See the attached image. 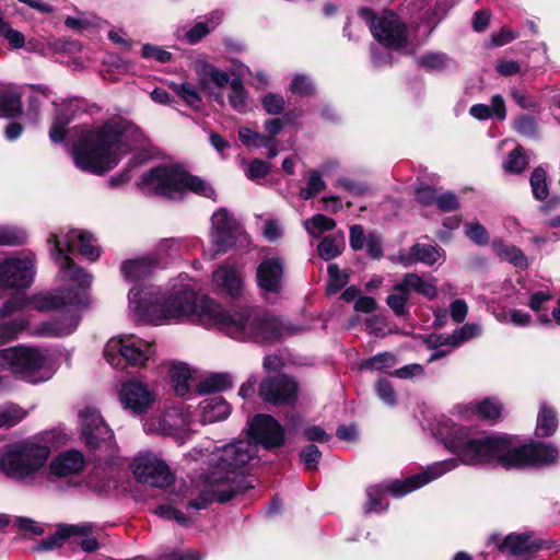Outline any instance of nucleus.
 Masks as SVG:
<instances>
[{
  "label": "nucleus",
  "mask_w": 560,
  "mask_h": 560,
  "mask_svg": "<svg viewBox=\"0 0 560 560\" xmlns=\"http://www.w3.org/2000/svg\"><path fill=\"white\" fill-rule=\"evenodd\" d=\"M156 269L155 259L148 254L120 264L125 281L136 283L128 292V308L137 320L165 325L192 319L240 341L280 339L296 331V328L281 326L278 319L261 317L255 311L228 310L207 295L199 296L196 282L186 273L173 279L166 291L152 284L137 283Z\"/></svg>",
  "instance_id": "obj_1"
},
{
  "label": "nucleus",
  "mask_w": 560,
  "mask_h": 560,
  "mask_svg": "<svg viewBox=\"0 0 560 560\" xmlns=\"http://www.w3.org/2000/svg\"><path fill=\"white\" fill-rule=\"evenodd\" d=\"M250 440H240L215 448L209 455L210 469L188 491L187 509H206L210 503L226 502L253 488L245 472L258 454V444L265 448L284 443L282 425L269 415H256L248 424Z\"/></svg>",
  "instance_id": "obj_2"
},
{
  "label": "nucleus",
  "mask_w": 560,
  "mask_h": 560,
  "mask_svg": "<svg viewBox=\"0 0 560 560\" xmlns=\"http://www.w3.org/2000/svg\"><path fill=\"white\" fill-rule=\"evenodd\" d=\"M433 436L465 465L495 464L504 468L549 465L559 457L557 447L544 443H522L508 434L471 436L468 428L441 416L431 423Z\"/></svg>",
  "instance_id": "obj_3"
},
{
  "label": "nucleus",
  "mask_w": 560,
  "mask_h": 560,
  "mask_svg": "<svg viewBox=\"0 0 560 560\" xmlns=\"http://www.w3.org/2000/svg\"><path fill=\"white\" fill-rule=\"evenodd\" d=\"M144 141V135L135 124L110 120L97 128L81 130L71 155L81 171L103 175L116 167L129 150L142 147Z\"/></svg>",
  "instance_id": "obj_4"
},
{
  "label": "nucleus",
  "mask_w": 560,
  "mask_h": 560,
  "mask_svg": "<svg viewBox=\"0 0 560 560\" xmlns=\"http://www.w3.org/2000/svg\"><path fill=\"white\" fill-rule=\"evenodd\" d=\"M74 294L75 287L71 284H65L62 290L36 294L32 299H26L24 294L18 293L3 304L0 308V316H9L15 310L24 308L28 304H31L34 310L40 312L63 308V311L51 320L42 323L37 332L45 337L69 336L79 326L81 320V311L89 305L88 293L85 303H77Z\"/></svg>",
  "instance_id": "obj_5"
},
{
  "label": "nucleus",
  "mask_w": 560,
  "mask_h": 560,
  "mask_svg": "<svg viewBox=\"0 0 560 560\" xmlns=\"http://www.w3.org/2000/svg\"><path fill=\"white\" fill-rule=\"evenodd\" d=\"M50 246V255L59 267V278L65 284L75 287L77 303L86 302V290L92 283L91 275L77 266L70 258L78 245L79 253L88 260L95 261L101 255L100 247L94 236L79 230H60L51 233L47 240Z\"/></svg>",
  "instance_id": "obj_6"
},
{
  "label": "nucleus",
  "mask_w": 560,
  "mask_h": 560,
  "mask_svg": "<svg viewBox=\"0 0 560 560\" xmlns=\"http://www.w3.org/2000/svg\"><path fill=\"white\" fill-rule=\"evenodd\" d=\"M0 369L21 380L39 384L50 380L58 369V355L49 349L16 346L0 350Z\"/></svg>",
  "instance_id": "obj_7"
},
{
  "label": "nucleus",
  "mask_w": 560,
  "mask_h": 560,
  "mask_svg": "<svg viewBox=\"0 0 560 560\" xmlns=\"http://www.w3.org/2000/svg\"><path fill=\"white\" fill-rule=\"evenodd\" d=\"M139 186L143 191L170 199H179L186 191L207 198H214L215 195L209 183L188 174L177 165H162L150 170L141 177Z\"/></svg>",
  "instance_id": "obj_8"
},
{
  "label": "nucleus",
  "mask_w": 560,
  "mask_h": 560,
  "mask_svg": "<svg viewBox=\"0 0 560 560\" xmlns=\"http://www.w3.org/2000/svg\"><path fill=\"white\" fill-rule=\"evenodd\" d=\"M458 463L455 458L445 459L433 463L425 467L422 471L405 479L392 480L386 483L385 487L370 486L366 489L368 501L364 505V512L369 514L372 512L385 511L388 506L387 502L383 503L385 491L389 492L396 498L404 497L455 469Z\"/></svg>",
  "instance_id": "obj_9"
},
{
  "label": "nucleus",
  "mask_w": 560,
  "mask_h": 560,
  "mask_svg": "<svg viewBox=\"0 0 560 560\" xmlns=\"http://www.w3.org/2000/svg\"><path fill=\"white\" fill-rule=\"evenodd\" d=\"M50 448L34 440L8 445L0 454V468L5 475L24 479L35 475L47 462Z\"/></svg>",
  "instance_id": "obj_10"
},
{
  "label": "nucleus",
  "mask_w": 560,
  "mask_h": 560,
  "mask_svg": "<svg viewBox=\"0 0 560 560\" xmlns=\"http://www.w3.org/2000/svg\"><path fill=\"white\" fill-rule=\"evenodd\" d=\"M155 353L154 345L133 335L110 338L104 347V358L114 368L143 366Z\"/></svg>",
  "instance_id": "obj_11"
},
{
  "label": "nucleus",
  "mask_w": 560,
  "mask_h": 560,
  "mask_svg": "<svg viewBox=\"0 0 560 560\" xmlns=\"http://www.w3.org/2000/svg\"><path fill=\"white\" fill-rule=\"evenodd\" d=\"M196 424L190 406L174 402L165 408L161 417L145 420L143 428L148 433L170 435L183 444L196 431Z\"/></svg>",
  "instance_id": "obj_12"
},
{
  "label": "nucleus",
  "mask_w": 560,
  "mask_h": 560,
  "mask_svg": "<svg viewBox=\"0 0 560 560\" xmlns=\"http://www.w3.org/2000/svg\"><path fill=\"white\" fill-rule=\"evenodd\" d=\"M359 14L370 24L372 35L383 46L392 49H402L407 46V25L395 13L384 11L374 15L370 9L362 8Z\"/></svg>",
  "instance_id": "obj_13"
},
{
  "label": "nucleus",
  "mask_w": 560,
  "mask_h": 560,
  "mask_svg": "<svg viewBox=\"0 0 560 560\" xmlns=\"http://www.w3.org/2000/svg\"><path fill=\"white\" fill-rule=\"evenodd\" d=\"M35 277V255L32 252H21L0 262V285L24 290Z\"/></svg>",
  "instance_id": "obj_14"
},
{
  "label": "nucleus",
  "mask_w": 560,
  "mask_h": 560,
  "mask_svg": "<svg viewBox=\"0 0 560 560\" xmlns=\"http://www.w3.org/2000/svg\"><path fill=\"white\" fill-rule=\"evenodd\" d=\"M82 440L90 450H109L114 433L95 407L85 406L79 410Z\"/></svg>",
  "instance_id": "obj_15"
},
{
  "label": "nucleus",
  "mask_w": 560,
  "mask_h": 560,
  "mask_svg": "<svg viewBox=\"0 0 560 560\" xmlns=\"http://www.w3.org/2000/svg\"><path fill=\"white\" fill-rule=\"evenodd\" d=\"M131 468L138 481L152 487H166L173 480L168 466L150 451L140 452L133 458Z\"/></svg>",
  "instance_id": "obj_16"
},
{
  "label": "nucleus",
  "mask_w": 560,
  "mask_h": 560,
  "mask_svg": "<svg viewBox=\"0 0 560 560\" xmlns=\"http://www.w3.org/2000/svg\"><path fill=\"white\" fill-rule=\"evenodd\" d=\"M242 234L240 222L228 210L223 208L217 210L211 217L210 230V238L215 246L213 256L233 247Z\"/></svg>",
  "instance_id": "obj_17"
},
{
  "label": "nucleus",
  "mask_w": 560,
  "mask_h": 560,
  "mask_svg": "<svg viewBox=\"0 0 560 560\" xmlns=\"http://www.w3.org/2000/svg\"><path fill=\"white\" fill-rule=\"evenodd\" d=\"M298 389V383L293 378L279 375L260 384L259 396L264 401L273 405H290L296 400Z\"/></svg>",
  "instance_id": "obj_18"
},
{
  "label": "nucleus",
  "mask_w": 560,
  "mask_h": 560,
  "mask_svg": "<svg viewBox=\"0 0 560 560\" xmlns=\"http://www.w3.org/2000/svg\"><path fill=\"white\" fill-rule=\"evenodd\" d=\"M119 400L125 409L140 415L151 408L155 400V394L149 389L147 384L132 380L121 385Z\"/></svg>",
  "instance_id": "obj_19"
},
{
  "label": "nucleus",
  "mask_w": 560,
  "mask_h": 560,
  "mask_svg": "<svg viewBox=\"0 0 560 560\" xmlns=\"http://www.w3.org/2000/svg\"><path fill=\"white\" fill-rule=\"evenodd\" d=\"M257 283L265 296L279 294L283 288V260L278 256H268L257 267Z\"/></svg>",
  "instance_id": "obj_20"
},
{
  "label": "nucleus",
  "mask_w": 560,
  "mask_h": 560,
  "mask_svg": "<svg viewBox=\"0 0 560 560\" xmlns=\"http://www.w3.org/2000/svg\"><path fill=\"white\" fill-rule=\"evenodd\" d=\"M194 71L200 86L213 95L214 101L220 105L224 104L222 93H214L213 89H223L230 83V75L226 71L206 62L205 60H196L194 62Z\"/></svg>",
  "instance_id": "obj_21"
},
{
  "label": "nucleus",
  "mask_w": 560,
  "mask_h": 560,
  "mask_svg": "<svg viewBox=\"0 0 560 560\" xmlns=\"http://www.w3.org/2000/svg\"><path fill=\"white\" fill-rule=\"evenodd\" d=\"M455 411L458 416L471 418L477 416L486 421H497L501 418L503 405L495 397H487L478 401L457 405Z\"/></svg>",
  "instance_id": "obj_22"
},
{
  "label": "nucleus",
  "mask_w": 560,
  "mask_h": 560,
  "mask_svg": "<svg viewBox=\"0 0 560 560\" xmlns=\"http://www.w3.org/2000/svg\"><path fill=\"white\" fill-rule=\"evenodd\" d=\"M214 288L232 298L241 295L243 290V278L238 268L231 264H224L212 272Z\"/></svg>",
  "instance_id": "obj_23"
},
{
  "label": "nucleus",
  "mask_w": 560,
  "mask_h": 560,
  "mask_svg": "<svg viewBox=\"0 0 560 560\" xmlns=\"http://www.w3.org/2000/svg\"><path fill=\"white\" fill-rule=\"evenodd\" d=\"M542 547V540L536 537L533 533L510 534L499 545L502 552H506L515 557L530 555Z\"/></svg>",
  "instance_id": "obj_24"
},
{
  "label": "nucleus",
  "mask_w": 560,
  "mask_h": 560,
  "mask_svg": "<svg viewBox=\"0 0 560 560\" xmlns=\"http://www.w3.org/2000/svg\"><path fill=\"white\" fill-rule=\"evenodd\" d=\"M85 465L84 455L77 450L58 454L50 463V474L56 477H70L80 474Z\"/></svg>",
  "instance_id": "obj_25"
},
{
  "label": "nucleus",
  "mask_w": 560,
  "mask_h": 560,
  "mask_svg": "<svg viewBox=\"0 0 560 560\" xmlns=\"http://www.w3.org/2000/svg\"><path fill=\"white\" fill-rule=\"evenodd\" d=\"M223 20V12L215 10L203 16L186 31L185 38L189 44H197L209 33L214 31Z\"/></svg>",
  "instance_id": "obj_26"
},
{
  "label": "nucleus",
  "mask_w": 560,
  "mask_h": 560,
  "mask_svg": "<svg viewBox=\"0 0 560 560\" xmlns=\"http://www.w3.org/2000/svg\"><path fill=\"white\" fill-rule=\"evenodd\" d=\"M199 412L201 424L213 423L225 420L231 412V407L222 397H210L199 404Z\"/></svg>",
  "instance_id": "obj_27"
},
{
  "label": "nucleus",
  "mask_w": 560,
  "mask_h": 560,
  "mask_svg": "<svg viewBox=\"0 0 560 560\" xmlns=\"http://www.w3.org/2000/svg\"><path fill=\"white\" fill-rule=\"evenodd\" d=\"M442 257V250L432 244L417 243L410 247L407 256L401 255L400 259L404 266L408 267L413 262H422L428 266H432L439 261Z\"/></svg>",
  "instance_id": "obj_28"
},
{
  "label": "nucleus",
  "mask_w": 560,
  "mask_h": 560,
  "mask_svg": "<svg viewBox=\"0 0 560 560\" xmlns=\"http://www.w3.org/2000/svg\"><path fill=\"white\" fill-rule=\"evenodd\" d=\"M401 283L409 294L416 292L429 300H433L438 295L435 278L424 279L418 273L409 272L402 277Z\"/></svg>",
  "instance_id": "obj_29"
},
{
  "label": "nucleus",
  "mask_w": 560,
  "mask_h": 560,
  "mask_svg": "<svg viewBox=\"0 0 560 560\" xmlns=\"http://www.w3.org/2000/svg\"><path fill=\"white\" fill-rule=\"evenodd\" d=\"M469 114L478 120H485L492 117L503 120L506 117L505 102L500 94H495L491 97L490 105L475 104L470 107Z\"/></svg>",
  "instance_id": "obj_30"
},
{
  "label": "nucleus",
  "mask_w": 560,
  "mask_h": 560,
  "mask_svg": "<svg viewBox=\"0 0 560 560\" xmlns=\"http://www.w3.org/2000/svg\"><path fill=\"white\" fill-rule=\"evenodd\" d=\"M92 530L91 523H82L75 525H68L61 527L56 534L43 539L40 541V548L45 550H51L60 547L63 541L72 537V535H85Z\"/></svg>",
  "instance_id": "obj_31"
},
{
  "label": "nucleus",
  "mask_w": 560,
  "mask_h": 560,
  "mask_svg": "<svg viewBox=\"0 0 560 560\" xmlns=\"http://www.w3.org/2000/svg\"><path fill=\"white\" fill-rule=\"evenodd\" d=\"M170 378L177 396H186L189 393L192 373L185 363H172L170 366Z\"/></svg>",
  "instance_id": "obj_32"
},
{
  "label": "nucleus",
  "mask_w": 560,
  "mask_h": 560,
  "mask_svg": "<svg viewBox=\"0 0 560 560\" xmlns=\"http://www.w3.org/2000/svg\"><path fill=\"white\" fill-rule=\"evenodd\" d=\"M180 242L174 237H165L159 240L152 252L148 253L149 256L153 257L156 262V267H162L168 259L175 258L179 255Z\"/></svg>",
  "instance_id": "obj_33"
},
{
  "label": "nucleus",
  "mask_w": 560,
  "mask_h": 560,
  "mask_svg": "<svg viewBox=\"0 0 560 560\" xmlns=\"http://www.w3.org/2000/svg\"><path fill=\"white\" fill-rule=\"evenodd\" d=\"M107 22L91 12H79L75 16H68L65 25L78 32L102 28Z\"/></svg>",
  "instance_id": "obj_34"
},
{
  "label": "nucleus",
  "mask_w": 560,
  "mask_h": 560,
  "mask_svg": "<svg viewBox=\"0 0 560 560\" xmlns=\"http://www.w3.org/2000/svg\"><path fill=\"white\" fill-rule=\"evenodd\" d=\"M233 384V377L229 373H213L206 376L203 380L196 384L199 394H209L221 392Z\"/></svg>",
  "instance_id": "obj_35"
},
{
  "label": "nucleus",
  "mask_w": 560,
  "mask_h": 560,
  "mask_svg": "<svg viewBox=\"0 0 560 560\" xmlns=\"http://www.w3.org/2000/svg\"><path fill=\"white\" fill-rule=\"evenodd\" d=\"M28 416V411L15 402L0 405V429L19 424Z\"/></svg>",
  "instance_id": "obj_36"
},
{
  "label": "nucleus",
  "mask_w": 560,
  "mask_h": 560,
  "mask_svg": "<svg viewBox=\"0 0 560 560\" xmlns=\"http://www.w3.org/2000/svg\"><path fill=\"white\" fill-rule=\"evenodd\" d=\"M482 327L477 323H468L463 325L462 327L456 328L452 336L445 337L441 345H451L453 347H458L462 343L477 338L481 336Z\"/></svg>",
  "instance_id": "obj_37"
},
{
  "label": "nucleus",
  "mask_w": 560,
  "mask_h": 560,
  "mask_svg": "<svg viewBox=\"0 0 560 560\" xmlns=\"http://www.w3.org/2000/svg\"><path fill=\"white\" fill-rule=\"evenodd\" d=\"M21 96L11 89H0V117L12 118L21 114Z\"/></svg>",
  "instance_id": "obj_38"
},
{
  "label": "nucleus",
  "mask_w": 560,
  "mask_h": 560,
  "mask_svg": "<svg viewBox=\"0 0 560 560\" xmlns=\"http://www.w3.org/2000/svg\"><path fill=\"white\" fill-rule=\"evenodd\" d=\"M345 246V235L339 232L326 236L317 247L319 256L325 260H330L341 254Z\"/></svg>",
  "instance_id": "obj_39"
},
{
  "label": "nucleus",
  "mask_w": 560,
  "mask_h": 560,
  "mask_svg": "<svg viewBox=\"0 0 560 560\" xmlns=\"http://www.w3.org/2000/svg\"><path fill=\"white\" fill-rule=\"evenodd\" d=\"M418 63L434 71L456 68V62L444 52H427L418 59Z\"/></svg>",
  "instance_id": "obj_40"
},
{
  "label": "nucleus",
  "mask_w": 560,
  "mask_h": 560,
  "mask_svg": "<svg viewBox=\"0 0 560 560\" xmlns=\"http://www.w3.org/2000/svg\"><path fill=\"white\" fill-rule=\"evenodd\" d=\"M28 326V319L25 317H15L10 320L0 322V346L5 345L25 330Z\"/></svg>",
  "instance_id": "obj_41"
},
{
  "label": "nucleus",
  "mask_w": 560,
  "mask_h": 560,
  "mask_svg": "<svg viewBox=\"0 0 560 560\" xmlns=\"http://www.w3.org/2000/svg\"><path fill=\"white\" fill-rule=\"evenodd\" d=\"M492 247L502 259L508 260L518 268L527 267V259L520 248L497 241L493 242Z\"/></svg>",
  "instance_id": "obj_42"
},
{
  "label": "nucleus",
  "mask_w": 560,
  "mask_h": 560,
  "mask_svg": "<svg viewBox=\"0 0 560 560\" xmlns=\"http://www.w3.org/2000/svg\"><path fill=\"white\" fill-rule=\"evenodd\" d=\"M409 298V292L400 281L394 285L393 293L387 296L386 303L397 316H405L408 313L406 305Z\"/></svg>",
  "instance_id": "obj_43"
},
{
  "label": "nucleus",
  "mask_w": 560,
  "mask_h": 560,
  "mask_svg": "<svg viewBox=\"0 0 560 560\" xmlns=\"http://www.w3.org/2000/svg\"><path fill=\"white\" fill-rule=\"evenodd\" d=\"M326 189V183L323 179L322 172L311 170L306 177L305 186L299 191V197L302 200H310Z\"/></svg>",
  "instance_id": "obj_44"
},
{
  "label": "nucleus",
  "mask_w": 560,
  "mask_h": 560,
  "mask_svg": "<svg viewBox=\"0 0 560 560\" xmlns=\"http://www.w3.org/2000/svg\"><path fill=\"white\" fill-rule=\"evenodd\" d=\"M303 226L312 237H319L324 232L331 231L336 226L335 220L324 214H315L303 222Z\"/></svg>",
  "instance_id": "obj_45"
},
{
  "label": "nucleus",
  "mask_w": 560,
  "mask_h": 560,
  "mask_svg": "<svg viewBox=\"0 0 560 560\" xmlns=\"http://www.w3.org/2000/svg\"><path fill=\"white\" fill-rule=\"evenodd\" d=\"M557 425L555 411L547 406H542L537 417L536 434L541 438L549 436L555 433Z\"/></svg>",
  "instance_id": "obj_46"
},
{
  "label": "nucleus",
  "mask_w": 560,
  "mask_h": 560,
  "mask_svg": "<svg viewBox=\"0 0 560 560\" xmlns=\"http://www.w3.org/2000/svg\"><path fill=\"white\" fill-rule=\"evenodd\" d=\"M229 103L238 113L248 110L247 92L240 79L230 81Z\"/></svg>",
  "instance_id": "obj_47"
},
{
  "label": "nucleus",
  "mask_w": 560,
  "mask_h": 560,
  "mask_svg": "<svg viewBox=\"0 0 560 560\" xmlns=\"http://www.w3.org/2000/svg\"><path fill=\"white\" fill-rule=\"evenodd\" d=\"M50 91L43 85L32 86V93L28 96V107L26 115L34 121L39 117L43 102L48 98Z\"/></svg>",
  "instance_id": "obj_48"
},
{
  "label": "nucleus",
  "mask_w": 560,
  "mask_h": 560,
  "mask_svg": "<svg viewBox=\"0 0 560 560\" xmlns=\"http://www.w3.org/2000/svg\"><path fill=\"white\" fill-rule=\"evenodd\" d=\"M238 138L247 148H264L271 144V137L260 135L248 127L238 128Z\"/></svg>",
  "instance_id": "obj_49"
},
{
  "label": "nucleus",
  "mask_w": 560,
  "mask_h": 560,
  "mask_svg": "<svg viewBox=\"0 0 560 560\" xmlns=\"http://www.w3.org/2000/svg\"><path fill=\"white\" fill-rule=\"evenodd\" d=\"M26 238L25 230L14 225H0V245H21Z\"/></svg>",
  "instance_id": "obj_50"
},
{
  "label": "nucleus",
  "mask_w": 560,
  "mask_h": 560,
  "mask_svg": "<svg viewBox=\"0 0 560 560\" xmlns=\"http://www.w3.org/2000/svg\"><path fill=\"white\" fill-rule=\"evenodd\" d=\"M530 186L533 195L538 200H545L548 195L547 175L544 168L537 167L530 176Z\"/></svg>",
  "instance_id": "obj_51"
},
{
  "label": "nucleus",
  "mask_w": 560,
  "mask_h": 560,
  "mask_svg": "<svg viewBox=\"0 0 560 560\" xmlns=\"http://www.w3.org/2000/svg\"><path fill=\"white\" fill-rule=\"evenodd\" d=\"M155 514L163 520H174L179 525L188 527L192 524V521L180 511H177L170 504H163L155 509Z\"/></svg>",
  "instance_id": "obj_52"
},
{
  "label": "nucleus",
  "mask_w": 560,
  "mask_h": 560,
  "mask_svg": "<svg viewBox=\"0 0 560 560\" xmlns=\"http://www.w3.org/2000/svg\"><path fill=\"white\" fill-rule=\"evenodd\" d=\"M328 276L329 281L327 285V291L330 294L337 293L348 282V276L343 271H341L339 267L335 264H330L328 266Z\"/></svg>",
  "instance_id": "obj_53"
},
{
  "label": "nucleus",
  "mask_w": 560,
  "mask_h": 560,
  "mask_svg": "<svg viewBox=\"0 0 560 560\" xmlns=\"http://www.w3.org/2000/svg\"><path fill=\"white\" fill-rule=\"evenodd\" d=\"M527 163V159L522 148L517 147L508 155V159L504 162L503 167L506 172L521 173L522 171L525 170Z\"/></svg>",
  "instance_id": "obj_54"
},
{
  "label": "nucleus",
  "mask_w": 560,
  "mask_h": 560,
  "mask_svg": "<svg viewBox=\"0 0 560 560\" xmlns=\"http://www.w3.org/2000/svg\"><path fill=\"white\" fill-rule=\"evenodd\" d=\"M465 235L478 245H486L489 242V234L479 222H469L465 224Z\"/></svg>",
  "instance_id": "obj_55"
},
{
  "label": "nucleus",
  "mask_w": 560,
  "mask_h": 560,
  "mask_svg": "<svg viewBox=\"0 0 560 560\" xmlns=\"http://www.w3.org/2000/svg\"><path fill=\"white\" fill-rule=\"evenodd\" d=\"M396 364V358L389 352L376 354L364 362L363 368L369 370L390 369Z\"/></svg>",
  "instance_id": "obj_56"
},
{
  "label": "nucleus",
  "mask_w": 560,
  "mask_h": 560,
  "mask_svg": "<svg viewBox=\"0 0 560 560\" xmlns=\"http://www.w3.org/2000/svg\"><path fill=\"white\" fill-rule=\"evenodd\" d=\"M261 105L269 115H278L283 112L285 101L280 94L268 93L262 97Z\"/></svg>",
  "instance_id": "obj_57"
},
{
  "label": "nucleus",
  "mask_w": 560,
  "mask_h": 560,
  "mask_svg": "<svg viewBox=\"0 0 560 560\" xmlns=\"http://www.w3.org/2000/svg\"><path fill=\"white\" fill-rule=\"evenodd\" d=\"M174 90L188 105L196 106L200 103V96L194 84L189 82L174 84Z\"/></svg>",
  "instance_id": "obj_58"
},
{
  "label": "nucleus",
  "mask_w": 560,
  "mask_h": 560,
  "mask_svg": "<svg viewBox=\"0 0 560 560\" xmlns=\"http://www.w3.org/2000/svg\"><path fill=\"white\" fill-rule=\"evenodd\" d=\"M69 121L70 119L61 113L56 114L49 130V138L51 141L61 142L65 139L66 126L69 124Z\"/></svg>",
  "instance_id": "obj_59"
},
{
  "label": "nucleus",
  "mask_w": 560,
  "mask_h": 560,
  "mask_svg": "<svg viewBox=\"0 0 560 560\" xmlns=\"http://www.w3.org/2000/svg\"><path fill=\"white\" fill-rule=\"evenodd\" d=\"M290 91L294 94L306 96L313 93L314 84L312 80L303 74H296L290 84Z\"/></svg>",
  "instance_id": "obj_60"
},
{
  "label": "nucleus",
  "mask_w": 560,
  "mask_h": 560,
  "mask_svg": "<svg viewBox=\"0 0 560 560\" xmlns=\"http://www.w3.org/2000/svg\"><path fill=\"white\" fill-rule=\"evenodd\" d=\"M514 129L525 137H535L537 135L536 120L527 115H522L514 120Z\"/></svg>",
  "instance_id": "obj_61"
},
{
  "label": "nucleus",
  "mask_w": 560,
  "mask_h": 560,
  "mask_svg": "<svg viewBox=\"0 0 560 560\" xmlns=\"http://www.w3.org/2000/svg\"><path fill=\"white\" fill-rule=\"evenodd\" d=\"M141 56L145 59H154L161 63L168 62L172 59V54L170 51L150 44L142 46Z\"/></svg>",
  "instance_id": "obj_62"
},
{
  "label": "nucleus",
  "mask_w": 560,
  "mask_h": 560,
  "mask_svg": "<svg viewBox=\"0 0 560 560\" xmlns=\"http://www.w3.org/2000/svg\"><path fill=\"white\" fill-rule=\"evenodd\" d=\"M269 171H270L269 163H267L262 160H259V159H255L250 163H248L245 174H246L247 178L255 180V179L264 178L265 176H267Z\"/></svg>",
  "instance_id": "obj_63"
},
{
  "label": "nucleus",
  "mask_w": 560,
  "mask_h": 560,
  "mask_svg": "<svg viewBox=\"0 0 560 560\" xmlns=\"http://www.w3.org/2000/svg\"><path fill=\"white\" fill-rule=\"evenodd\" d=\"M322 453L317 446L307 445L300 454L301 460L308 470L317 468Z\"/></svg>",
  "instance_id": "obj_64"
}]
</instances>
